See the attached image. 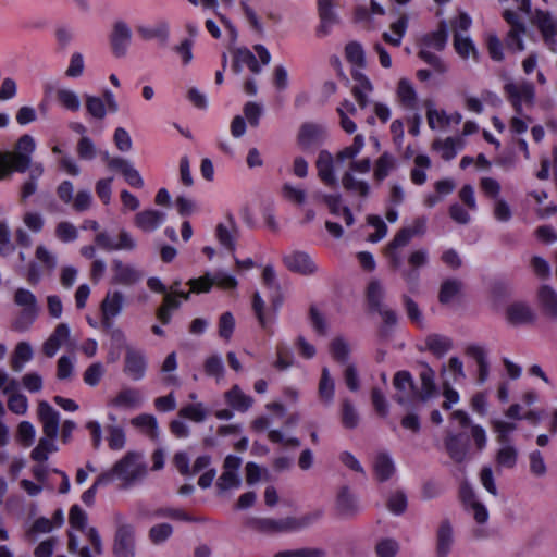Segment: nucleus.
Here are the masks:
<instances>
[{
	"mask_svg": "<svg viewBox=\"0 0 557 557\" xmlns=\"http://www.w3.org/2000/svg\"><path fill=\"white\" fill-rule=\"evenodd\" d=\"M69 522L72 529L82 532L90 543L89 546L79 547V542L74 532H69V550L78 553L79 557H94L102 554V542L96 528L87 527V513L78 506L73 505L69 512Z\"/></svg>",
	"mask_w": 557,
	"mask_h": 557,
	"instance_id": "obj_1",
	"label": "nucleus"
},
{
	"mask_svg": "<svg viewBox=\"0 0 557 557\" xmlns=\"http://www.w3.org/2000/svg\"><path fill=\"white\" fill-rule=\"evenodd\" d=\"M102 473L109 474L110 483L117 480L121 488L128 490L146 478L148 466L143 453L127 451L110 470Z\"/></svg>",
	"mask_w": 557,
	"mask_h": 557,
	"instance_id": "obj_2",
	"label": "nucleus"
},
{
	"mask_svg": "<svg viewBox=\"0 0 557 557\" xmlns=\"http://www.w3.org/2000/svg\"><path fill=\"white\" fill-rule=\"evenodd\" d=\"M322 515L323 512L321 510H317L306 513L300 518H251L248 521V525L251 529L265 534L293 532L311 525L317 522Z\"/></svg>",
	"mask_w": 557,
	"mask_h": 557,
	"instance_id": "obj_3",
	"label": "nucleus"
},
{
	"mask_svg": "<svg viewBox=\"0 0 557 557\" xmlns=\"http://www.w3.org/2000/svg\"><path fill=\"white\" fill-rule=\"evenodd\" d=\"M13 302L21 310L12 322V330L25 332L30 329L40 313L36 295L27 288L18 287L13 294Z\"/></svg>",
	"mask_w": 557,
	"mask_h": 557,
	"instance_id": "obj_4",
	"label": "nucleus"
},
{
	"mask_svg": "<svg viewBox=\"0 0 557 557\" xmlns=\"http://www.w3.org/2000/svg\"><path fill=\"white\" fill-rule=\"evenodd\" d=\"M426 231V218L419 216L407 226L399 230L394 238L385 248V256L393 269H399L403 265V258L399 249L407 246L416 236H422Z\"/></svg>",
	"mask_w": 557,
	"mask_h": 557,
	"instance_id": "obj_5",
	"label": "nucleus"
},
{
	"mask_svg": "<svg viewBox=\"0 0 557 557\" xmlns=\"http://www.w3.org/2000/svg\"><path fill=\"white\" fill-rule=\"evenodd\" d=\"M371 169L372 161L369 157L349 162L348 169L342 176L343 188L350 195L367 198L370 195L371 187L367 181L357 178L355 174H368Z\"/></svg>",
	"mask_w": 557,
	"mask_h": 557,
	"instance_id": "obj_6",
	"label": "nucleus"
},
{
	"mask_svg": "<svg viewBox=\"0 0 557 557\" xmlns=\"http://www.w3.org/2000/svg\"><path fill=\"white\" fill-rule=\"evenodd\" d=\"M504 90L508 101L518 115H522L524 106L530 108L534 103L535 88L531 82H509L505 84Z\"/></svg>",
	"mask_w": 557,
	"mask_h": 557,
	"instance_id": "obj_7",
	"label": "nucleus"
},
{
	"mask_svg": "<svg viewBox=\"0 0 557 557\" xmlns=\"http://www.w3.org/2000/svg\"><path fill=\"white\" fill-rule=\"evenodd\" d=\"M148 358L146 352L137 347L126 345L123 373L134 382L141 381L147 373Z\"/></svg>",
	"mask_w": 557,
	"mask_h": 557,
	"instance_id": "obj_8",
	"label": "nucleus"
},
{
	"mask_svg": "<svg viewBox=\"0 0 557 557\" xmlns=\"http://www.w3.org/2000/svg\"><path fill=\"white\" fill-rule=\"evenodd\" d=\"M96 245L107 251L126 250L132 251L136 248L137 243L135 238L125 230L119 233L117 240H115L108 232H99L95 237Z\"/></svg>",
	"mask_w": 557,
	"mask_h": 557,
	"instance_id": "obj_9",
	"label": "nucleus"
},
{
	"mask_svg": "<svg viewBox=\"0 0 557 557\" xmlns=\"http://www.w3.org/2000/svg\"><path fill=\"white\" fill-rule=\"evenodd\" d=\"M397 393L395 400L400 405H406L420 400L419 391L416 388L412 375L408 371H398L393 380Z\"/></svg>",
	"mask_w": 557,
	"mask_h": 557,
	"instance_id": "obj_10",
	"label": "nucleus"
},
{
	"mask_svg": "<svg viewBox=\"0 0 557 557\" xmlns=\"http://www.w3.org/2000/svg\"><path fill=\"white\" fill-rule=\"evenodd\" d=\"M112 278L114 285L132 286L140 282L144 277L141 270L131 263H124L120 259H113L111 262Z\"/></svg>",
	"mask_w": 557,
	"mask_h": 557,
	"instance_id": "obj_11",
	"label": "nucleus"
},
{
	"mask_svg": "<svg viewBox=\"0 0 557 557\" xmlns=\"http://www.w3.org/2000/svg\"><path fill=\"white\" fill-rule=\"evenodd\" d=\"M113 554L115 557H135V531L133 525L119 524L113 544Z\"/></svg>",
	"mask_w": 557,
	"mask_h": 557,
	"instance_id": "obj_12",
	"label": "nucleus"
},
{
	"mask_svg": "<svg viewBox=\"0 0 557 557\" xmlns=\"http://www.w3.org/2000/svg\"><path fill=\"white\" fill-rule=\"evenodd\" d=\"M124 305V295L122 292H108L103 298L101 309V323L107 330L112 329L114 319L121 313Z\"/></svg>",
	"mask_w": 557,
	"mask_h": 557,
	"instance_id": "obj_13",
	"label": "nucleus"
},
{
	"mask_svg": "<svg viewBox=\"0 0 557 557\" xmlns=\"http://www.w3.org/2000/svg\"><path fill=\"white\" fill-rule=\"evenodd\" d=\"M37 417L42 425L44 435L58 436L60 430V412L48 401L40 400L37 408Z\"/></svg>",
	"mask_w": 557,
	"mask_h": 557,
	"instance_id": "obj_14",
	"label": "nucleus"
},
{
	"mask_svg": "<svg viewBox=\"0 0 557 557\" xmlns=\"http://www.w3.org/2000/svg\"><path fill=\"white\" fill-rule=\"evenodd\" d=\"M132 40V30L124 21H116L110 35L112 52L116 58L126 55Z\"/></svg>",
	"mask_w": 557,
	"mask_h": 557,
	"instance_id": "obj_15",
	"label": "nucleus"
},
{
	"mask_svg": "<svg viewBox=\"0 0 557 557\" xmlns=\"http://www.w3.org/2000/svg\"><path fill=\"white\" fill-rule=\"evenodd\" d=\"M326 137V128L317 123L306 122L304 123L298 132L297 141L304 150L320 145Z\"/></svg>",
	"mask_w": 557,
	"mask_h": 557,
	"instance_id": "obj_16",
	"label": "nucleus"
},
{
	"mask_svg": "<svg viewBox=\"0 0 557 557\" xmlns=\"http://www.w3.org/2000/svg\"><path fill=\"white\" fill-rule=\"evenodd\" d=\"M283 262L289 271L301 275H312L318 270L311 257L304 251H293L284 256Z\"/></svg>",
	"mask_w": 557,
	"mask_h": 557,
	"instance_id": "obj_17",
	"label": "nucleus"
},
{
	"mask_svg": "<svg viewBox=\"0 0 557 557\" xmlns=\"http://www.w3.org/2000/svg\"><path fill=\"white\" fill-rule=\"evenodd\" d=\"M535 24L541 32L545 44L552 51L557 49V24L552 15L543 10L537 9L535 13Z\"/></svg>",
	"mask_w": 557,
	"mask_h": 557,
	"instance_id": "obj_18",
	"label": "nucleus"
},
{
	"mask_svg": "<svg viewBox=\"0 0 557 557\" xmlns=\"http://www.w3.org/2000/svg\"><path fill=\"white\" fill-rule=\"evenodd\" d=\"M318 14L320 24L317 28V36L325 37L339 21L334 10L333 0H318Z\"/></svg>",
	"mask_w": 557,
	"mask_h": 557,
	"instance_id": "obj_19",
	"label": "nucleus"
},
{
	"mask_svg": "<svg viewBox=\"0 0 557 557\" xmlns=\"http://www.w3.org/2000/svg\"><path fill=\"white\" fill-rule=\"evenodd\" d=\"M238 235V227L235 218L228 213L226 222L219 223L215 228V237L219 243L232 253L236 250V240Z\"/></svg>",
	"mask_w": 557,
	"mask_h": 557,
	"instance_id": "obj_20",
	"label": "nucleus"
},
{
	"mask_svg": "<svg viewBox=\"0 0 557 557\" xmlns=\"http://www.w3.org/2000/svg\"><path fill=\"white\" fill-rule=\"evenodd\" d=\"M108 168L113 171H119L123 175L125 182L131 187H144V180L140 173L133 166V164L128 160L122 157H114L113 159L109 160Z\"/></svg>",
	"mask_w": 557,
	"mask_h": 557,
	"instance_id": "obj_21",
	"label": "nucleus"
},
{
	"mask_svg": "<svg viewBox=\"0 0 557 557\" xmlns=\"http://www.w3.org/2000/svg\"><path fill=\"white\" fill-rule=\"evenodd\" d=\"M335 157L329 150H321L315 161L319 178L327 187H337V178L334 172Z\"/></svg>",
	"mask_w": 557,
	"mask_h": 557,
	"instance_id": "obj_22",
	"label": "nucleus"
},
{
	"mask_svg": "<svg viewBox=\"0 0 557 557\" xmlns=\"http://www.w3.org/2000/svg\"><path fill=\"white\" fill-rule=\"evenodd\" d=\"M144 404V395L139 388L124 387L114 398L109 401V406L122 409L140 408Z\"/></svg>",
	"mask_w": 557,
	"mask_h": 557,
	"instance_id": "obj_23",
	"label": "nucleus"
},
{
	"mask_svg": "<svg viewBox=\"0 0 557 557\" xmlns=\"http://www.w3.org/2000/svg\"><path fill=\"white\" fill-rule=\"evenodd\" d=\"M165 219V212L156 209H147L135 215L134 224L145 233H152L164 223Z\"/></svg>",
	"mask_w": 557,
	"mask_h": 557,
	"instance_id": "obj_24",
	"label": "nucleus"
},
{
	"mask_svg": "<svg viewBox=\"0 0 557 557\" xmlns=\"http://www.w3.org/2000/svg\"><path fill=\"white\" fill-rule=\"evenodd\" d=\"M445 447L453 460L461 462L468 454L469 436L463 432L449 433L445 438Z\"/></svg>",
	"mask_w": 557,
	"mask_h": 557,
	"instance_id": "obj_25",
	"label": "nucleus"
},
{
	"mask_svg": "<svg viewBox=\"0 0 557 557\" xmlns=\"http://www.w3.org/2000/svg\"><path fill=\"white\" fill-rule=\"evenodd\" d=\"M71 330L66 323H60L42 344V352L47 358L57 355L60 347L70 338Z\"/></svg>",
	"mask_w": 557,
	"mask_h": 557,
	"instance_id": "obj_26",
	"label": "nucleus"
},
{
	"mask_svg": "<svg viewBox=\"0 0 557 557\" xmlns=\"http://www.w3.org/2000/svg\"><path fill=\"white\" fill-rule=\"evenodd\" d=\"M224 400L230 408L238 412H246L253 405V398L245 394L237 384L224 393Z\"/></svg>",
	"mask_w": 557,
	"mask_h": 557,
	"instance_id": "obj_27",
	"label": "nucleus"
},
{
	"mask_svg": "<svg viewBox=\"0 0 557 557\" xmlns=\"http://www.w3.org/2000/svg\"><path fill=\"white\" fill-rule=\"evenodd\" d=\"M463 146L465 143L460 136L435 139L432 144L433 150L437 151L445 161L453 160Z\"/></svg>",
	"mask_w": 557,
	"mask_h": 557,
	"instance_id": "obj_28",
	"label": "nucleus"
},
{
	"mask_svg": "<svg viewBox=\"0 0 557 557\" xmlns=\"http://www.w3.org/2000/svg\"><path fill=\"white\" fill-rule=\"evenodd\" d=\"M211 414L210 409L201 401L188 403L182 406L177 416L196 424L203 423Z\"/></svg>",
	"mask_w": 557,
	"mask_h": 557,
	"instance_id": "obj_29",
	"label": "nucleus"
},
{
	"mask_svg": "<svg viewBox=\"0 0 557 557\" xmlns=\"http://www.w3.org/2000/svg\"><path fill=\"white\" fill-rule=\"evenodd\" d=\"M454 543L453 527L448 520H443L436 533L437 557H448Z\"/></svg>",
	"mask_w": 557,
	"mask_h": 557,
	"instance_id": "obj_30",
	"label": "nucleus"
},
{
	"mask_svg": "<svg viewBox=\"0 0 557 557\" xmlns=\"http://www.w3.org/2000/svg\"><path fill=\"white\" fill-rule=\"evenodd\" d=\"M143 517L149 519H162L169 518L174 521H183V522H197L199 521L197 518L190 516L188 512L181 508L174 507H160L152 511L141 512Z\"/></svg>",
	"mask_w": 557,
	"mask_h": 557,
	"instance_id": "obj_31",
	"label": "nucleus"
},
{
	"mask_svg": "<svg viewBox=\"0 0 557 557\" xmlns=\"http://www.w3.org/2000/svg\"><path fill=\"white\" fill-rule=\"evenodd\" d=\"M336 511L342 517H352L359 511L356 497L350 493L348 486H343L337 493Z\"/></svg>",
	"mask_w": 557,
	"mask_h": 557,
	"instance_id": "obj_32",
	"label": "nucleus"
},
{
	"mask_svg": "<svg viewBox=\"0 0 557 557\" xmlns=\"http://www.w3.org/2000/svg\"><path fill=\"white\" fill-rule=\"evenodd\" d=\"M453 45L455 51L461 59L467 60L472 57L474 61H479V52L469 36L463 35L461 32L454 30Z\"/></svg>",
	"mask_w": 557,
	"mask_h": 557,
	"instance_id": "obj_33",
	"label": "nucleus"
},
{
	"mask_svg": "<svg viewBox=\"0 0 557 557\" xmlns=\"http://www.w3.org/2000/svg\"><path fill=\"white\" fill-rule=\"evenodd\" d=\"M448 39V27L445 22H441L438 27L426 34L421 41V47L432 49L435 51H442L447 44Z\"/></svg>",
	"mask_w": 557,
	"mask_h": 557,
	"instance_id": "obj_34",
	"label": "nucleus"
},
{
	"mask_svg": "<svg viewBox=\"0 0 557 557\" xmlns=\"http://www.w3.org/2000/svg\"><path fill=\"white\" fill-rule=\"evenodd\" d=\"M352 78L356 81V85L352 88V95L361 109H364L370 100L369 95L373 87L369 78L361 72L352 73Z\"/></svg>",
	"mask_w": 557,
	"mask_h": 557,
	"instance_id": "obj_35",
	"label": "nucleus"
},
{
	"mask_svg": "<svg viewBox=\"0 0 557 557\" xmlns=\"http://www.w3.org/2000/svg\"><path fill=\"white\" fill-rule=\"evenodd\" d=\"M466 354L475 360L478 364V382L483 384L490 374V364L484 348L480 345H469L466 348Z\"/></svg>",
	"mask_w": 557,
	"mask_h": 557,
	"instance_id": "obj_36",
	"label": "nucleus"
},
{
	"mask_svg": "<svg viewBox=\"0 0 557 557\" xmlns=\"http://www.w3.org/2000/svg\"><path fill=\"white\" fill-rule=\"evenodd\" d=\"M507 320L513 325L532 322L534 313L525 302H513L506 310Z\"/></svg>",
	"mask_w": 557,
	"mask_h": 557,
	"instance_id": "obj_37",
	"label": "nucleus"
},
{
	"mask_svg": "<svg viewBox=\"0 0 557 557\" xmlns=\"http://www.w3.org/2000/svg\"><path fill=\"white\" fill-rule=\"evenodd\" d=\"M323 201L333 215H343L347 226H351L354 224L355 219L352 212L347 206L342 205V196L339 194L323 195Z\"/></svg>",
	"mask_w": 557,
	"mask_h": 557,
	"instance_id": "obj_38",
	"label": "nucleus"
},
{
	"mask_svg": "<svg viewBox=\"0 0 557 557\" xmlns=\"http://www.w3.org/2000/svg\"><path fill=\"white\" fill-rule=\"evenodd\" d=\"M397 99L400 104L408 110L418 108V95L412 83L406 78H401L397 85Z\"/></svg>",
	"mask_w": 557,
	"mask_h": 557,
	"instance_id": "obj_39",
	"label": "nucleus"
},
{
	"mask_svg": "<svg viewBox=\"0 0 557 557\" xmlns=\"http://www.w3.org/2000/svg\"><path fill=\"white\" fill-rule=\"evenodd\" d=\"M247 66L253 74L261 73V65L256 55L248 49H238L234 55L233 71L238 74L243 66Z\"/></svg>",
	"mask_w": 557,
	"mask_h": 557,
	"instance_id": "obj_40",
	"label": "nucleus"
},
{
	"mask_svg": "<svg viewBox=\"0 0 557 557\" xmlns=\"http://www.w3.org/2000/svg\"><path fill=\"white\" fill-rule=\"evenodd\" d=\"M364 145V136L362 134H357L349 146H346L336 152V163L344 164L346 162H352V160H356L358 154L362 151Z\"/></svg>",
	"mask_w": 557,
	"mask_h": 557,
	"instance_id": "obj_41",
	"label": "nucleus"
},
{
	"mask_svg": "<svg viewBox=\"0 0 557 557\" xmlns=\"http://www.w3.org/2000/svg\"><path fill=\"white\" fill-rule=\"evenodd\" d=\"M57 437L47 435L41 437L37 446L32 450L30 458L39 463L46 462L50 454L58 451Z\"/></svg>",
	"mask_w": 557,
	"mask_h": 557,
	"instance_id": "obj_42",
	"label": "nucleus"
},
{
	"mask_svg": "<svg viewBox=\"0 0 557 557\" xmlns=\"http://www.w3.org/2000/svg\"><path fill=\"white\" fill-rule=\"evenodd\" d=\"M543 312L552 318L557 317V294L549 285H542L537 293Z\"/></svg>",
	"mask_w": 557,
	"mask_h": 557,
	"instance_id": "obj_43",
	"label": "nucleus"
},
{
	"mask_svg": "<svg viewBox=\"0 0 557 557\" xmlns=\"http://www.w3.org/2000/svg\"><path fill=\"white\" fill-rule=\"evenodd\" d=\"M34 358L33 347L28 342H20L16 344L11 356V368L15 372L23 370L25 363Z\"/></svg>",
	"mask_w": 557,
	"mask_h": 557,
	"instance_id": "obj_44",
	"label": "nucleus"
},
{
	"mask_svg": "<svg viewBox=\"0 0 557 557\" xmlns=\"http://www.w3.org/2000/svg\"><path fill=\"white\" fill-rule=\"evenodd\" d=\"M374 473L379 481L384 482L392 478L395 472V465L387 453H379L374 459Z\"/></svg>",
	"mask_w": 557,
	"mask_h": 557,
	"instance_id": "obj_45",
	"label": "nucleus"
},
{
	"mask_svg": "<svg viewBox=\"0 0 557 557\" xmlns=\"http://www.w3.org/2000/svg\"><path fill=\"white\" fill-rule=\"evenodd\" d=\"M138 35L145 40L158 39L162 44H165L169 39V25L165 22H161L156 26L140 25L137 27Z\"/></svg>",
	"mask_w": 557,
	"mask_h": 557,
	"instance_id": "obj_46",
	"label": "nucleus"
},
{
	"mask_svg": "<svg viewBox=\"0 0 557 557\" xmlns=\"http://www.w3.org/2000/svg\"><path fill=\"white\" fill-rule=\"evenodd\" d=\"M395 157L387 151L383 152L374 163V178L377 182L384 181L389 175V173L395 169Z\"/></svg>",
	"mask_w": 557,
	"mask_h": 557,
	"instance_id": "obj_47",
	"label": "nucleus"
},
{
	"mask_svg": "<svg viewBox=\"0 0 557 557\" xmlns=\"http://www.w3.org/2000/svg\"><path fill=\"white\" fill-rule=\"evenodd\" d=\"M320 399L330 405L335 396V382L332 379L330 371L326 367L322 368L321 379L318 388Z\"/></svg>",
	"mask_w": 557,
	"mask_h": 557,
	"instance_id": "obj_48",
	"label": "nucleus"
},
{
	"mask_svg": "<svg viewBox=\"0 0 557 557\" xmlns=\"http://www.w3.org/2000/svg\"><path fill=\"white\" fill-rule=\"evenodd\" d=\"M262 284L264 287L274 293L272 301L273 306L277 308L282 304V298L280 295L281 287L273 265L268 264L264 267L262 271Z\"/></svg>",
	"mask_w": 557,
	"mask_h": 557,
	"instance_id": "obj_49",
	"label": "nucleus"
},
{
	"mask_svg": "<svg viewBox=\"0 0 557 557\" xmlns=\"http://www.w3.org/2000/svg\"><path fill=\"white\" fill-rule=\"evenodd\" d=\"M428 349L437 357H443L453 347V341L444 335L432 334L425 339Z\"/></svg>",
	"mask_w": 557,
	"mask_h": 557,
	"instance_id": "obj_50",
	"label": "nucleus"
},
{
	"mask_svg": "<svg viewBox=\"0 0 557 557\" xmlns=\"http://www.w3.org/2000/svg\"><path fill=\"white\" fill-rule=\"evenodd\" d=\"M413 162L414 168L410 172V178L414 185L421 186L426 182L425 170L431 166V160L426 154L420 153L414 157Z\"/></svg>",
	"mask_w": 557,
	"mask_h": 557,
	"instance_id": "obj_51",
	"label": "nucleus"
},
{
	"mask_svg": "<svg viewBox=\"0 0 557 557\" xmlns=\"http://www.w3.org/2000/svg\"><path fill=\"white\" fill-rule=\"evenodd\" d=\"M203 370L208 376L214 377L216 383H219L225 373L222 357L218 354L208 357L203 362Z\"/></svg>",
	"mask_w": 557,
	"mask_h": 557,
	"instance_id": "obj_52",
	"label": "nucleus"
},
{
	"mask_svg": "<svg viewBox=\"0 0 557 557\" xmlns=\"http://www.w3.org/2000/svg\"><path fill=\"white\" fill-rule=\"evenodd\" d=\"M418 55L422 61L429 64L435 73L442 75L447 72V64L443 61V59L440 55L434 53L432 49L421 47L418 52Z\"/></svg>",
	"mask_w": 557,
	"mask_h": 557,
	"instance_id": "obj_53",
	"label": "nucleus"
},
{
	"mask_svg": "<svg viewBox=\"0 0 557 557\" xmlns=\"http://www.w3.org/2000/svg\"><path fill=\"white\" fill-rule=\"evenodd\" d=\"M345 57L347 61L358 67L366 66V54L363 47L358 41H350L345 47Z\"/></svg>",
	"mask_w": 557,
	"mask_h": 557,
	"instance_id": "obj_54",
	"label": "nucleus"
},
{
	"mask_svg": "<svg viewBox=\"0 0 557 557\" xmlns=\"http://www.w3.org/2000/svg\"><path fill=\"white\" fill-rule=\"evenodd\" d=\"M502 447L497 451L496 461L499 467L511 469L517 463L518 458V451L517 449L510 445L507 444H500Z\"/></svg>",
	"mask_w": 557,
	"mask_h": 557,
	"instance_id": "obj_55",
	"label": "nucleus"
},
{
	"mask_svg": "<svg viewBox=\"0 0 557 557\" xmlns=\"http://www.w3.org/2000/svg\"><path fill=\"white\" fill-rule=\"evenodd\" d=\"M342 423L346 429H355L359 423V414L348 398L342 401Z\"/></svg>",
	"mask_w": 557,
	"mask_h": 557,
	"instance_id": "obj_56",
	"label": "nucleus"
},
{
	"mask_svg": "<svg viewBox=\"0 0 557 557\" xmlns=\"http://www.w3.org/2000/svg\"><path fill=\"white\" fill-rule=\"evenodd\" d=\"M85 106L87 112L96 120H103L107 115L104 101L97 96H85Z\"/></svg>",
	"mask_w": 557,
	"mask_h": 557,
	"instance_id": "obj_57",
	"label": "nucleus"
},
{
	"mask_svg": "<svg viewBox=\"0 0 557 557\" xmlns=\"http://www.w3.org/2000/svg\"><path fill=\"white\" fill-rule=\"evenodd\" d=\"M426 119L430 128H444L450 124V117L444 110H437L432 106L428 107Z\"/></svg>",
	"mask_w": 557,
	"mask_h": 557,
	"instance_id": "obj_58",
	"label": "nucleus"
},
{
	"mask_svg": "<svg viewBox=\"0 0 557 557\" xmlns=\"http://www.w3.org/2000/svg\"><path fill=\"white\" fill-rule=\"evenodd\" d=\"M57 99L63 108L72 112H77L81 108L78 95L71 89H59L57 91Z\"/></svg>",
	"mask_w": 557,
	"mask_h": 557,
	"instance_id": "obj_59",
	"label": "nucleus"
},
{
	"mask_svg": "<svg viewBox=\"0 0 557 557\" xmlns=\"http://www.w3.org/2000/svg\"><path fill=\"white\" fill-rule=\"evenodd\" d=\"M384 296V290L379 281L370 282L367 289V299L370 307V310L375 311L382 308V299Z\"/></svg>",
	"mask_w": 557,
	"mask_h": 557,
	"instance_id": "obj_60",
	"label": "nucleus"
},
{
	"mask_svg": "<svg viewBox=\"0 0 557 557\" xmlns=\"http://www.w3.org/2000/svg\"><path fill=\"white\" fill-rule=\"evenodd\" d=\"M134 428L145 431L149 435H154L158 431V421L154 416L141 413L131 420Z\"/></svg>",
	"mask_w": 557,
	"mask_h": 557,
	"instance_id": "obj_61",
	"label": "nucleus"
},
{
	"mask_svg": "<svg viewBox=\"0 0 557 557\" xmlns=\"http://www.w3.org/2000/svg\"><path fill=\"white\" fill-rule=\"evenodd\" d=\"M107 432H108L107 441H108V446L110 447V449L121 450L122 448H124L125 443H126V436H125V432H124L123 428L117 426V425H109L107 428Z\"/></svg>",
	"mask_w": 557,
	"mask_h": 557,
	"instance_id": "obj_62",
	"label": "nucleus"
},
{
	"mask_svg": "<svg viewBox=\"0 0 557 557\" xmlns=\"http://www.w3.org/2000/svg\"><path fill=\"white\" fill-rule=\"evenodd\" d=\"M35 256L48 274L53 273L58 264L54 253L50 252L44 245H40L36 248Z\"/></svg>",
	"mask_w": 557,
	"mask_h": 557,
	"instance_id": "obj_63",
	"label": "nucleus"
},
{
	"mask_svg": "<svg viewBox=\"0 0 557 557\" xmlns=\"http://www.w3.org/2000/svg\"><path fill=\"white\" fill-rule=\"evenodd\" d=\"M325 550L321 548L304 547L277 552L274 557H325Z\"/></svg>",
	"mask_w": 557,
	"mask_h": 557,
	"instance_id": "obj_64",
	"label": "nucleus"
}]
</instances>
